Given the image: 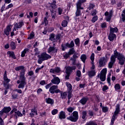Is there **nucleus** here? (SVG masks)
I'll use <instances>...</instances> for the list:
<instances>
[{
  "label": "nucleus",
  "instance_id": "obj_32",
  "mask_svg": "<svg viewBox=\"0 0 125 125\" xmlns=\"http://www.w3.org/2000/svg\"><path fill=\"white\" fill-rule=\"evenodd\" d=\"M66 86L67 87V91H72V84L68 82L66 83Z\"/></svg>",
  "mask_w": 125,
  "mask_h": 125
},
{
  "label": "nucleus",
  "instance_id": "obj_28",
  "mask_svg": "<svg viewBox=\"0 0 125 125\" xmlns=\"http://www.w3.org/2000/svg\"><path fill=\"white\" fill-rule=\"evenodd\" d=\"M118 32V28L117 27H110V33L114 34V33H117Z\"/></svg>",
  "mask_w": 125,
  "mask_h": 125
},
{
  "label": "nucleus",
  "instance_id": "obj_44",
  "mask_svg": "<svg viewBox=\"0 0 125 125\" xmlns=\"http://www.w3.org/2000/svg\"><path fill=\"white\" fill-rule=\"evenodd\" d=\"M98 19V17H97V16H95L92 18L91 21L93 23H95V22L97 21Z\"/></svg>",
  "mask_w": 125,
  "mask_h": 125
},
{
  "label": "nucleus",
  "instance_id": "obj_49",
  "mask_svg": "<svg viewBox=\"0 0 125 125\" xmlns=\"http://www.w3.org/2000/svg\"><path fill=\"white\" fill-rule=\"evenodd\" d=\"M68 92V95H67V97H68V99H71V98H72V97H73V95L72 94V91H67Z\"/></svg>",
  "mask_w": 125,
  "mask_h": 125
},
{
  "label": "nucleus",
  "instance_id": "obj_39",
  "mask_svg": "<svg viewBox=\"0 0 125 125\" xmlns=\"http://www.w3.org/2000/svg\"><path fill=\"white\" fill-rule=\"evenodd\" d=\"M27 51H29V49H24V50L21 52V57H24L25 55L27 53Z\"/></svg>",
  "mask_w": 125,
  "mask_h": 125
},
{
  "label": "nucleus",
  "instance_id": "obj_52",
  "mask_svg": "<svg viewBox=\"0 0 125 125\" xmlns=\"http://www.w3.org/2000/svg\"><path fill=\"white\" fill-rule=\"evenodd\" d=\"M70 55H69V53H66V54L63 55V58H64V59H68V58L70 57Z\"/></svg>",
  "mask_w": 125,
  "mask_h": 125
},
{
  "label": "nucleus",
  "instance_id": "obj_6",
  "mask_svg": "<svg viewBox=\"0 0 125 125\" xmlns=\"http://www.w3.org/2000/svg\"><path fill=\"white\" fill-rule=\"evenodd\" d=\"M77 68L76 66H68L66 68L65 73L66 75H65V80H69L70 75H71V73L72 72H73V70H76Z\"/></svg>",
  "mask_w": 125,
  "mask_h": 125
},
{
  "label": "nucleus",
  "instance_id": "obj_3",
  "mask_svg": "<svg viewBox=\"0 0 125 125\" xmlns=\"http://www.w3.org/2000/svg\"><path fill=\"white\" fill-rule=\"evenodd\" d=\"M114 55L116 56L118 60H119V63L121 65L125 64V57L123 54L118 52L117 49L114 51Z\"/></svg>",
  "mask_w": 125,
  "mask_h": 125
},
{
  "label": "nucleus",
  "instance_id": "obj_14",
  "mask_svg": "<svg viewBox=\"0 0 125 125\" xmlns=\"http://www.w3.org/2000/svg\"><path fill=\"white\" fill-rule=\"evenodd\" d=\"M61 72V69H60V67H57L55 68H52L50 70V73H52V74H55V73H59Z\"/></svg>",
  "mask_w": 125,
  "mask_h": 125
},
{
  "label": "nucleus",
  "instance_id": "obj_51",
  "mask_svg": "<svg viewBox=\"0 0 125 125\" xmlns=\"http://www.w3.org/2000/svg\"><path fill=\"white\" fill-rule=\"evenodd\" d=\"M112 17V14L110 13L109 15L106 17V21L110 22L111 21V18Z\"/></svg>",
  "mask_w": 125,
  "mask_h": 125
},
{
  "label": "nucleus",
  "instance_id": "obj_64",
  "mask_svg": "<svg viewBox=\"0 0 125 125\" xmlns=\"http://www.w3.org/2000/svg\"><path fill=\"white\" fill-rule=\"evenodd\" d=\"M0 125H4L3 120L1 117H0Z\"/></svg>",
  "mask_w": 125,
  "mask_h": 125
},
{
  "label": "nucleus",
  "instance_id": "obj_31",
  "mask_svg": "<svg viewBox=\"0 0 125 125\" xmlns=\"http://www.w3.org/2000/svg\"><path fill=\"white\" fill-rule=\"evenodd\" d=\"M23 114L20 112L19 111H17L15 112V117L16 119H17V117H22Z\"/></svg>",
  "mask_w": 125,
  "mask_h": 125
},
{
  "label": "nucleus",
  "instance_id": "obj_34",
  "mask_svg": "<svg viewBox=\"0 0 125 125\" xmlns=\"http://www.w3.org/2000/svg\"><path fill=\"white\" fill-rule=\"evenodd\" d=\"M82 115V118L83 120H85V118H86V116L87 115V112H86V111H83Z\"/></svg>",
  "mask_w": 125,
  "mask_h": 125
},
{
  "label": "nucleus",
  "instance_id": "obj_7",
  "mask_svg": "<svg viewBox=\"0 0 125 125\" xmlns=\"http://www.w3.org/2000/svg\"><path fill=\"white\" fill-rule=\"evenodd\" d=\"M49 91L51 94H54V93H59L60 90L58 89V86L52 85L50 87Z\"/></svg>",
  "mask_w": 125,
  "mask_h": 125
},
{
  "label": "nucleus",
  "instance_id": "obj_23",
  "mask_svg": "<svg viewBox=\"0 0 125 125\" xmlns=\"http://www.w3.org/2000/svg\"><path fill=\"white\" fill-rule=\"evenodd\" d=\"M7 54L9 55V57H11V58H13L14 59H16V57L15 56L14 52L8 51L7 52Z\"/></svg>",
  "mask_w": 125,
  "mask_h": 125
},
{
  "label": "nucleus",
  "instance_id": "obj_35",
  "mask_svg": "<svg viewBox=\"0 0 125 125\" xmlns=\"http://www.w3.org/2000/svg\"><path fill=\"white\" fill-rule=\"evenodd\" d=\"M81 59L83 62L85 63V60H86V55L85 54H83L81 56Z\"/></svg>",
  "mask_w": 125,
  "mask_h": 125
},
{
  "label": "nucleus",
  "instance_id": "obj_46",
  "mask_svg": "<svg viewBox=\"0 0 125 125\" xmlns=\"http://www.w3.org/2000/svg\"><path fill=\"white\" fill-rule=\"evenodd\" d=\"M111 73L109 74L107 76V81L108 83H109V85H111Z\"/></svg>",
  "mask_w": 125,
  "mask_h": 125
},
{
  "label": "nucleus",
  "instance_id": "obj_4",
  "mask_svg": "<svg viewBox=\"0 0 125 125\" xmlns=\"http://www.w3.org/2000/svg\"><path fill=\"white\" fill-rule=\"evenodd\" d=\"M66 119L73 123H77L79 120V112L76 111H73L71 115L67 117Z\"/></svg>",
  "mask_w": 125,
  "mask_h": 125
},
{
  "label": "nucleus",
  "instance_id": "obj_20",
  "mask_svg": "<svg viewBox=\"0 0 125 125\" xmlns=\"http://www.w3.org/2000/svg\"><path fill=\"white\" fill-rule=\"evenodd\" d=\"M65 46L68 47V48H73V47L75 46V43L74 42V41H71L70 43H65Z\"/></svg>",
  "mask_w": 125,
  "mask_h": 125
},
{
  "label": "nucleus",
  "instance_id": "obj_47",
  "mask_svg": "<svg viewBox=\"0 0 125 125\" xmlns=\"http://www.w3.org/2000/svg\"><path fill=\"white\" fill-rule=\"evenodd\" d=\"M102 110L104 113H106L108 112V110H109V108L107 106H103Z\"/></svg>",
  "mask_w": 125,
  "mask_h": 125
},
{
  "label": "nucleus",
  "instance_id": "obj_57",
  "mask_svg": "<svg viewBox=\"0 0 125 125\" xmlns=\"http://www.w3.org/2000/svg\"><path fill=\"white\" fill-rule=\"evenodd\" d=\"M58 113V110L55 109L52 111V114L53 115H56Z\"/></svg>",
  "mask_w": 125,
  "mask_h": 125
},
{
  "label": "nucleus",
  "instance_id": "obj_38",
  "mask_svg": "<svg viewBox=\"0 0 125 125\" xmlns=\"http://www.w3.org/2000/svg\"><path fill=\"white\" fill-rule=\"evenodd\" d=\"M75 52H76V51H75V49L74 48H71L68 53L70 55H72L75 53Z\"/></svg>",
  "mask_w": 125,
  "mask_h": 125
},
{
  "label": "nucleus",
  "instance_id": "obj_36",
  "mask_svg": "<svg viewBox=\"0 0 125 125\" xmlns=\"http://www.w3.org/2000/svg\"><path fill=\"white\" fill-rule=\"evenodd\" d=\"M35 114H36V115H38L37 111H36L34 109H32L31 113L29 114L30 116L31 117H34V116H35Z\"/></svg>",
  "mask_w": 125,
  "mask_h": 125
},
{
  "label": "nucleus",
  "instance_id": "obj_24",
  "mask_svg": "<svg viewBox=\"0 0 125 125\" xmlns=\"http://www.w3.org/2000/svg\"><path fill=\"white\" fill-rule=\"evenodd\" d=\"M117 58V56L115 55V51H114V55H112L110 57V62L114 63L116 62V59Z\"/></svg>",
  "mask_w": 125,
  "mask_h": 125
},
{
  "label": "nucleus",
  "instance_id": "obj_58",
  "mask_svg": "<svg viewBox=\"0 0 125 125\" xmlns=\"http://www.w3.org/2000/svg\"><path fill=\"white\" fill-rule=\"evenodd\" d=\"M12 97L13 99H16V98L18 97V94H13V95H12Z\"/></svg>",
  "mask_w": 125,
  "mask_h": 125
},
{
  "label": "nucleus",
  "instance_id": "obj_37",
  "mask_svg": "<svg viewBox=\"0 0 125 125\" xmlns=\"http://www.w3.org/2000/svg\"><path fill=\"white\" fill-rule=\"evenodd\" d=\"M95 7V4L93 3H90L89 5V7H88V9L89 10H91V9H93Z\"/></svg>",
  "mask_w": 125,
  "mask_h": 125
},
{
  "label": "nucleus",
  "instance_id": "obj_29",
  "mask_svg": "<svg viewBox=\"0 0 125 125\" xmlns=\"http://www.w3.org/2000/svg\"><path fill=\"white\" fill-rule=\"evenodd\" d=\"M95 71L92 70L88 72V75L90 78H91L92 77H94L95 76Z\"/></svg>",
  "mask_w": 125,
  "mask_h": 125
},
{
  "label": "nucleus",
  "instance_id": "obj_60",
  "mask_svg": "<svg viewBox=\"0 0 125 125\" xmlns=\"http://www.w3.org/2000/svg\"><path fill=\"white\" fill-rule=\"evenodd\" d=\"M108 89H109V87L107 85H104L103 86L102 89L103 91H105V90H107Z\"/></svg>",
  "mask_w": 125,
  "mask_h": 125
},
{
  "label": "nucleus",
  "instance_id": "obj_13",
  "mask_svg": "<svg viewBox=\"0 0 125 125\" xmlns=\"http://www.w3.org/2000/svg\"><path fill=\"white\" fill-rule=\"evenodd\" d=\"M59 118L60 120L66 119V113L63 111H61L59 114Z\"/></svg>",
  "mask_w": 125,
  "mask_h": 125
},
{
  "label": "nucleus",
  "instance_id": "obj_62",
  "mask_svg": "<svg viewBox=\"0 0 125 125\" xmlns=\"http://www.w3.org/2000/svg\"><path fill=\"white\" fill-rule=\"evenodd\" d=\"M54 37H55V35L54 34H51L50 35V40L51 41H53V40H54Z\"/></svg>",
  "mask_w": 125,
  "mask_h": 125
},
{
  "label": "nucleus",
  "instance_id": "obj_54",
  "mask_svg": "<svg viewBox=\"0 0 125 125\" xmlns=\"http://www.w3.org/2000/svg\"><path fill=\"white\" fill-rule=\"evenodd\" d=\"M34 52H35V55H39V54H40V53L39 52V49L38 48H36L34 49Z\"/></svg>",
  "mask_w": 125,
  "mask_h": 125
},
{
  "label": "nucleus",
  "instance_id": "obj_22",
  "mask_svg": "<svg viewBox=\"0 0 125 125\" xmlns=\"http://www.w3.org/2000/svg\"><path fill=\"white\" fill-rule=\"evenodd\" d=\"M14 25L15 28L20 29L21 28H22V26L24 25V22H23V21L17 22Z\"/></svg>",
  "mask_w": 125,
  "mask_h": 125
},
{
  "label": "nucleus",
  "instance_id": "obj_15",
  "mask_svg": "<svg viewBox=\"0 0 125 125\" xmlns=\"http://www.w3.org/2000/svg\"><path fill=\"white\" fill-rule=\"evenodd\" d=\"M51 83L54 84H59L60 83V79L58 77H54L51 80Z\"/></svg>",
  "mask_w": 125,
  "mask_h": 125
},
{
  "label": "nucleus",
  "instance_id": "obj_10",
  "mask_svg": "<svg viewBox=\"0 0 125 125\" xmlns=\"http://www.w3.org/2000/svg\"><path fill=\"white\" fill-rule=\"evenodd\" d=\"M106 62H107V60H106V58H105V57L101 58L99 61L98 67H99V68L104 67V66L106 65Z\"/></svg>",
  "mask_w": 125,
  "mask_h": 125
},
{
  "label": "nucleus",
  "instance_id": "obj_61",
  "mask_svg": "<svg viewBox=\"0 0 125 125\" xmlns=\"http://www.w3.org/2000/svg\"><path fill=\"white\" fill-rule=\"evenodd\" d=\"M82 74L81 73V71L80 70H78L77 71V76L78 78H80Z\"/></svg>",
  "mask_w": 125,
  "mask_h": 125
},
{
  "label": "nucleus",
  "instance_id": "obj_21",
  "mask_svg": "<svg viewBox=\"0 0 125 125\" xmlns=\"http://www.w3.org/2000/svg\"><path fill=\"white\" fill-rule=\"evenodd\" d=\"M45 101L47 104H50L51 105H53L54 104V100L50 98H46Z\"/></svg>",
  "mask_w": 125,
  "mask_h": 125
},
{
  "label": "nucleus",
  "instance_id": "obj_48",
  "mask_svg": "<svg viewBox=\"0 0 125 125\" xmlns=\"http://www.w3.org/2000/svg\"><path fill=\"white\" fill-rule=\"evenodd\" d=\"M74 110H75V108L72 107H69L67 108V112H69V113H72Z\"/></svg>",
  "mask_w": 125,
  "mask_h": 125
},
{
  "label": "nucleus",
  "instance_id": "obj_18",
  "mask_svg": "<svg viewBox=\"0 0 125 125\" xmlns=\"http://www.w3.org/2000/svg\"><path fill=\"white\" fill-rule=\"evenodd\" d=\"M11 26L8 25L7 26L6 29H4V33L6 36H9V32L11 31V28H10Z\"/></svg>",
  "mask_w": 125,
  "mask_h": 125
},
{
  "label": "nucleus",
  "instance_id": "obj_17",
  "mask_svg": "<svg viewBox=\"0 0 125 125\" xmlns=\"http://www.w3.org/2000/svg\"><path fill=\"white\" fill-rule=\"evenodd\" d=\"M49 4H50V7L52 8V9H55L57 8V5H56V0H53V2L52 3L49 2Z\"/></svg>",
  "mask_w": 125,
  "mask_h": 125
},
{
  "label": "nucleus",
  "instance_id": "obj_41",
  "mask_svg": "<svg viewBox=\"0 0 125 125\" xmlns=\"http://www.w3.org/2000/svg\"><path fill=\"white\" fill-rule=\"evenodd\" d=\"M85 125H97V124L93 121H91L89 122H87Z\"/></svg>",
  "mask_w": 125,
  "mask_h": 125
},
{
  "label": "nucleus",
  "instance_id": "obj_42",
  "mask_svg": "<svg viewBox=\"0 0 125 125\" xmlns=\"http://www.w3.org/2000/svg\"><path fill=\"white\" fill-rule=\"evenodd\" d=\"M67 25H68V21L66 20H64L62 22V27H67Z\"/></svg>",
  "mask_w": 125,
  "mask_h": 125
},
{
  "label": "nucleus",
  "instance_id": "obj_40",
  "mask_svg": "<svg viewBox=\"0 0 125 125\" xmlns=\"http://www.w3.org/2000/svg\"><path fill=\"white\" fill-rule=\"evenodd\" d=\"M34 37H35V32H32L29 35V36L28 37V40H32V39L34 38Z\"/></svg>",
  "mask_w": 125,
  "mask_h": 125
},
{
  "label": "nucleus",
  "instance_id": "obj_11",
  "mask_svg": "<svg viewBox=\"0 0 125 125\" xmlns=\"http://www.w3.org/2000/svg\"><path fill=\"white\" fill-rule=\"evenodd\" d=\"M88 101V97L85 96L83 97L80 101L79 103L82 104V105H85L86 103Z\"/></svg>",
  "mask_w": 125,
  "mask_h": 125
},
{
  "label": "nucleus",
  "instance_id": "obj_8",
  "mask_svg": "<svg viewBox=\"0 0 125 125\" xmlns=\"http://www.w3.org/2000/svg\"><path fill=\"white\" fill-rule=\"evenodd\" d=\"M107 73V68H104L101 71L100 78L102 82H105L106 80V74Z\"/></svg>",
  "mask_w": 125,
  "mask_h": 125
},
{
  "label": "nucleus",
  "instance_id": "obj_33",
  "mask_svg": "<svg viewBox=\"0 0 125 125\" xmlns=\"http://www.w3.org/2000/svg\"><path fill=\"white\" fill-rule=\"evenodd\" d=\"M10 47L11 49L13 50H14L16 49V45L15 44V42H12L10 44Z\"/></svg>",
  "mask_w": 125,
  "mask_h": 125
},
{
  "label": "nucleus",
  "instance_id": "obj_19",
  "mask_svg": "<svg viewBox=\"0 0 125 125\" xmlns=\"http://www.w3.org/2000/svg\"><path fill=\"white\" fill-rule=\"evenodd\" d=\"M60 93L61 94V98L62 100L65 99L67 98V92H63L62 91L60 90Z\"/></svg>",
  "mask_w": 125,
  "mask_h": 125
},
{
  "label": "nucleus",
  "instance_id": "obj_27",
  "mask_svg": "<svg viewBox=\"0 0 125 125\" xmlns=\"http://www.w3.org/2000/svg\"><path fill=\"white\" fill-rule=\"evenodd\" d=\"M25 67L23 65H21L18 67H16L15 68V70L16 71H20L21 70H22L21 72H23V71H25V69H24Z\"/></svg>",
  "mask_w": 125,
  "mask_h": 125
},
{
  "label": "nucleus",
  "instance_id": "obj_1",
  "mask_svg": "<svg viewBox=\"0 0 125 125\" xmlns=\"http://www.w3.org/2000/svg\"><path fill=\"white\" fill-rule=\"evenodd\" d=\"M25 70H23L21 72L20 75V80H18L17 83L19 84L18 87V88L23 89L25 87V85L27 84V82H26V78L25 77Z\"/></svg>",
  "mask_w": 125,
  "mask_h": 125
},
{
  "label": "nucleus",
  "instance_id": "obj_59",
  "mask_svg": "<svg viewBox=\"0 0 125 125\" xmlns=\"http://www.w3.org/2000/svg\"><path fill=\"white\" fill-rule=\"evenodd\" d=\"M34 72L33 71H30L28 73V75L30 76V77H32V76H34Z\"/></svg>",
  "mask_w": 125,
  "mask_h": 125
},
{
  "label": "nucleus",
  "instance_id": "obj_5",
  "mask_svg": "<svg viewBox=\"0 0 125 125\" xmlns=\"http://www.w3.org/2000/svg\"><path fill=\"white\" fill-rule=\"evenodd\" d=\"M3 85L5 88V89H9V85L8 84V83L10 82V79L7 78V71L6 70L5 71L4 74L3 75Z\"/></svg>",
  "mask_w": 125,
  "mask_h": 125
},
{
  "label": "nucleus",
  "instance_id": "obj_53",
  "mask_svg": "<svg viewBox=\"0 0 125 125\" xmlns=\"http://www.w3.org/2000/svg\"><path fill=\"white\" fill-rule=\"evenodd\" d=\"M58 11L59 12V15H61L62 14V12H63V9L60 7H59L58 8Z\"/></svg>",
  "mask_w": 125,
  "mask_h": 125
},
{
  "label": "nucleus",
  "instance_id": "obj_9",
  "mask_svg": "<svg viewBox=\"0 0 125 125\" xmlns=\"http://www.w3.org/2000/svg\"><path fill=\"white\" fill-rule=\"evenodd\" d=\"M56 45L55 43L53 44V46H50L49 48L47 50L48 53H57V51H58V49L57 47H55Z\"/></svg>",
  "mask_w": 125,
  "mask_h": 125
},
{
  "label": "nucleus",
  "instance_id": "obj_2",
  "mask_svg": "<svg viewBox=\"0 0 125 125\" xmlns=\"http://www.w3.org/2000/svg\"><path fill=\"white\" fill-rule=\"evenodd\" d=\"M38 64H42V62L45 61V60H48V59H50L51 58V56L47 54L46 52H43L42 53L41 55L38 56Z\"/></svg>",
  "mask_w": 125,
  "mask_h": 125
},
{
  "label": "nucleus",
  "instance_id": "obj_45",
  "mask_svg": "<svg viewBox=\"0 0 125 125\" xmlns=\"http://www.w3.org/2000/svg\"><path fill=\"white\" fill-rule=\"evenodd\" d=\"M75 44L77 45V46H80V39L77 38L74 41Z\"/></svg>",
  "mask_w": 125,
  "mask_h": 125
},
{
  "label": "nucleus",
  "instance_id": "obj_26",
  "mask_svg": "<svg viewBox=\"0 0 125 125\" xmlns=\"http://www.w3.org/2000/svg\"><path fill=\"white\" fill-rule=\"evenodd\" d=\"M50 12L51 13V16H52V18H53V19H55L56 17V11L54 10V9H52L50 10Z\"/></svg>",
  "mask_w": 125,
  "mask_h": 125
},
{
  "label": "nucleus",
  "instance_id": "obj_55",
  "mask_svg": "<svg viewBox=\"0 0 125 125\" xmlns=\"http://www.w3.org/2000/svg\"><path fill=\"white\" fill-rule=\"evenodd\" d=\"M97 13V11H96V9L94 10L93 11H92L91 12V15L92 16H94L95 15H96V14Z\"/></svg>",
  "mask_w": 125,
  "mask_h": 125
},
{
  "label": "nucleus",
  "instance_id": "obj_16",
  "mask_svg": "<svg viewBox=\"0 0 125 125\" xmlns=\"http://www.w3.org/2000/svg\"><path fill=\"white\" fill-rule=\"evenodd\" d=\"M116 34L114 33H110L108 35V40L110 41V42H113L115 39H116Z\"/></svg>",
  "mask_w": 125,
  "mask_h": 125
},
{
  "label": "nucleus",
  "instance_id": "obj_43",
  "mask_svg": "<svg viewBox=\"0 0 125 125\" xmlns=\"http://www.w3.org/2000/svg\"><path fill=\"white\" fill-rule=\"evenodd\" d=\"M114 88L115 90H119V89H121V85L119 83H117L114 86Z\"/></svg>",
  "mask_w": 125,
  "mask_h": 125
},
{
  "label": "nucleus",
  "instance_id": "obj_63",
  "mask_svg": "<svg viewBox=\"0 0 125 125\" xmlns=\"http://www.w3.org/2000/svg\"><path fill=\"white\" fill-rule=\"evenodd\" d=\"M90 59L91 61H94V53H92L91 57H90Z\"/></svg>",
  "mask_w": 125,
  "mask_h": 125
},
{
  "label": "nucleus",
  "instance_id": "obj_30",
  "mask_svg": "<svg viewBox=\"0 0 125 125\" xmlns=\"http://www.w3.org/2000/svg\"><path fill=\"white\" fill-rule=\"evenodd\" d=\"M86 0H79L76 3V5L82 7V4L83 3V2H85Z\"/></svg>",
  "mask_w": 125,
  "mask_h": 125
},
{
  "label": "nucleus",
  "instance_id": "obj_25",
  "mask_svg": "<svg viewBox=\"0 0 125 125\" xmlns=\"http://www.w3.org/2000/svg\"><path fill=\"white\" fill-rule=\"evenodd\" d=\"M3 110L4 111V112L5 114H7V113H9V112H10V111H11V107H10V106L4 107L3 108Z\"/></svg>",
  "mask_w": 125,
  "mask_h": 125
},
{
  "label": "nucleus",
  "instance_id": "obj_12",
  "mask_svg": "<svg viewBox=\"0 0 125 125\" xmlns=\"http://www.w3.org/2000/svg\"><path fill=\"white\" fill-rule=\"evenodd\" d=\"M77 11L75 13L76 17H79L80 15H82V13L81 12V9H83L82 7H80V6L76 5Z\"/></svg>",
  "mask_w": 125,
  "mask_h": 125
},
{
  "label": "nucleus",
  "instance_id": "obj_56",
  "mask_svg": "<svg viewBox=\"0 0 125 125\" xmlns=\"http://www.w3.org/2000/svg\"><path fill=\"white\" fill-rule=\"evenodd\" d=\"M123 13H124V14H122V20L123 22H124V21H125V10H123Z\"/></svg>",
  "mask_w": 125,
  "mask_h": 125
},
{
  "label": "nucleus",
  "instance_id": "obj_50",
  "mask_svg": "<svg viewBox=\"0 0 125 125\" xmlns=\"http://www.w3.org/2000/svg\"><path fill=\"white\" fill-rule=\"evenodd\" d=\"M114 64H115L114 62H110L108 63V67L109 69H112L113 68V66H114Z\"/></svg>",
  "mask_w": 125,
  "mask_h": 125
}]
</instances>
